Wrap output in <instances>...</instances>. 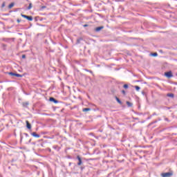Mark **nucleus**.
<instances>
[{
  "label": "nucleus",
  "mask_w": 177,
  "mask_h": 177,
  "mask_svg": "<svg viewBox=\"0 0 177 177\" xmlns=\"http://www.w3.org/2000/svg\"><path fill=\"white\" fill-rule=\"evenodd\" d=\"M115 100L119 103V104H122V102H121V100L118 98V97H115Z\"/></svg>",
  "instance_id": "obj_9"
},
{
  "label": "nucleus",
  "mask_w": 177,
  "mask_h": 177,
  "mask_svg": "<svg viewBox=\"0 0 177 177\" xmlns=\"http://www.w3.org/2000/svg\"><path fill=\"white\" fill-rule=\"evenodd\" d=\"M22 59H26V55H22Z\"/></svg>",
  "instance_id": "obj_24"
},
{
  "label": "nucleus",
  "mask_w": 177,
  "mask_h": 177,
  "mask_svg": "<svg viewBox=\"0 0 177 177\" xmlns=\"http://www.w3.org/2000/svg\"><path fill=\"white\" fill-rule=\"evenodd\" d=\"M27 135H28V134L26 133V136H27Z\"/></svg>",
  "instance_id": "obj_29"
},
{
  "label": "nucleus",
  "mask_w": 177,
  "mask_h": 177,
  "mask_svg": "<svg viewBox=\"0 0 177 177\" xmlns=\"http://www.w3.org/2000/svg\"><path fill=\"white\" fill-rule=\"evenodd\" d=\"M10 75H12L13 77H15L16 76V73H13V72H11L9 73Z\"/></svg>",
  "instance_id": "obj_19"
},
{
  "label": "nucleus",
  "mask_w": 177,
  "mask_h": 177,
  "mask_svg": "<svg viewBox=\"0 0 177 177\" xmlns=\"http://www.w3.org/2000/svg\"><path fill=\"white\" fill-rule=\"evenodd\" d=\"M83 111H91V108L83 109Z\"/></svg>",
  "instance_id": "obj_16"
},
{
  "label": "nucleus",
  "mask_w": 177,
  "mask_h": 177,
  "mask_svg": "<svg viewBox=\"0 0 177 177\" xmlns=\"http://www.w3.org/2000/svg\"><path fill=\"white\" fill-rule=\"evenodd\" d=\"M26 122L28 129H31V124H30V122H28V120H26Z\"/></svg>",
  "instance_id": "obj_7"
},
{
  "label": "nucleus",
  "mask_w": 177,
  "mask_h": 177,
  "mask_svg": "<svg viewBox=\"0 0 177 177\" xmlns=\"http://www.w3.org/2000/svg\"><path fill=\"white\" fill-rule=\"evenodd\" d=\"M15 6V3H11L9 6H8V8L9 9H12V8H13Z\"/></svg>",
  "instance_id": "obj_10"
},
{
  "label": "nucleus",
  "mask_w": 177,
  "mask_h": 177,
  "mask_svg": "<svg viewBox=\"0 0 177 177\" xmlns=\"http://www.w3.org/2000/svg\"><path fill=\"white\" fill-rule=\"evenodd\" d=\"M50 102H53L54 103H59V101H57L56 99L53 97L50 98Z\"/></svg>",
  "instance_id": "obj_8"
},
{
  "label": "nucleus",
  "mask_w": 177,
  "mask_h": 177,
  "mask_svg": "<svg viewBox=\"0 0 177 177\" xmlns=\"http://www.w3.org/2000/svg\"><path fill=\"white\" fill-rule=\"evenodd\" d=\"M81 41H82V38L77 39L76 44H80Z\"/></svg>",
  "instance_id": "obj_14"
},
{
  "label": "nucleus",
  "mask_w": 177,
  "mask_h": 177,
  "mask_svg": "<svg viewBox=\"0 0 177 177\" xmlns=\"http://www.w3.org/2000/svg\"><path fill=\"white\" fill-rule=\"evenodd\" d=\"M15 77H17L18 78H21V77H23V75H21L19 73H15Z\"/></svg>",
  "instance_id": "obj_13"
},
{
  "label": "nucleus",
  "mask_w": 177,
  "mask_h": 177,
  "mask_svg": "<svg viewBox=\"0 0 177 177\" xmlns=\"http://www.w3.org/2000/svg\"><path fill=\"white\" fill-rule=\"evenodd\" d=\"M122 93L123 95H127V93H126L124 90L122 91Z\"/></svg>",
  "instance_id": "obj_22"
},
{
  "label": "nucleus",
  "mask_w": 177,
  "mask_h": 177,
  "mask_svg": "<svg viewBox=\"0 0 177 177\" xmlns=\"http://www.w3.org/2000/svg\"><path fill=\"white\" fill-rule=\"evenodd\" d=\"M46 8V6H42V9H45Z\"/></svg>",
  "instance_id": "obj_28"
},
{
  "label": "nucleus",
  "mask_w": 177,
  "mask_h": 177,
  "mask_svg": "<svg viewBox=\"0 0 177 177\" xmlns=\"http://www.w3.org/2000/svg\"><path fill=\"white\" fill-rule=\"evenodd\" d=\"M171 175H172L171 172H167V173L161 174V176H162V177H171Z\"/></svg>",
  "instance_id": "obj_2"
},
{
  "label": "nucleus",
  "mask_w": 177,
  "mask_h": 177,
  "mask_svg": "<svg viewBox=\"0 0 177 177\" xmlns=\"http://www.w3.org/2000/svg\"><path fill=\"white\" fill-rule=\"evenodd\" d=\"M103 28H104V27H103V26L97 27V28H95V31H96L97 32H99V31H100L101 30H103Z\"/></svg>",
  "instance_id": "obj_5"
},
{
  "label": "nucleus",
  "mask_w": 177,
  "mask_h": 177,
  "mask_svg": "<svg viewBox=\"0 0 177 177\" xmlns=\"http://www.w3.org/2000/svg\"><path fill=\"white\" fill-rule=\"evenodd\" d=\"M167 96H168V97H174V93H168V94H167Z\"/></svg>",
  "instance_id": "obj_11"
},
{
  "label": "nucleus",
  "mask_w": 177,
  "mask_h": 177,
  "mask_svg": "<svg viewBox=\"0 0 177 177\" xmlns=\"http://www.w3.org/2000/svg\"><path fill=\"white\" fill-rule=\"evenodd\" d=\"M23 106L24 107H27L28 106V102H24Z\"/></svg>",
  "instance_id": "obj_18"
},
{
  "label": "nucleus",
  "mask_w": 177,
  "mask_h": 177,
  "mask_svg": "<svg viewBox=\"0 0 177 177\" xmlns=\"http://www.w3.org/2000/svg\"><path fill=\"white\" fill-rule=\"evenodd\" d=\"M152 115H157V113H153Z\"/></svg>",
  "instance_id": "obj_27"
},
{
  "label": "nucleus",
  "mask_w": 177,
  "mask_h": 177,
  "mask_svg": "<svg viewBox=\"0 0 177 177\" xmlns=\"http://www.w3.org/2000/svg\"><path fill=\"white\" fill-rule=\"evenodd\" d=\"M31 8H32V4L30 3L29 4V6H28V10H30V9H31Z\"/></svg>",
  "instance_id": "obj_17"
},
{
  "label": "nucleus",
  "mask_w": 177,
  "mask_h": 177,
  "mask_svg": "<svg viewBox=\"0 0 177 177\" xmlns=\"http://www.w3.org/2000/svg\"><path fill=\"white\" fill-rule=\"evenodd\" d=\"M17 23H20L21 20L20 19H17Z\"/></svg>",
  "instance_id": "obj_25"
},
{
  "label": "nucleus",
  "mask_w": 177,
  "mask_h": 177,
  "mask_svg": "<svg viewBox=\"0 0 177 177\" xmlns=\"http://www.w3.org/2000/svg\"><path fill=\"white\" fill-rule=\"evenodd\" d=\"M32 136H34V138H41V136H39V134H37V133L33 132L31 133Z\"/></svg>",
  "instance_id": "obj_6"
},
{
  "label": "nucleus",
  "mask_w": 177,
  "mask_h": 177,
  "mask_svg": "<svg viewBox=\"0 0 177 177\" xmlns=\"http://www.w3.org/2000/svg\"><path fill=\"white\" fill-rule=\"evenodd\" d=\"M158 54H157V53H152V56H154V57L158 56Z\"/></svg>",
  "instance_id": "obj_21"
},
{
  "label": "nucleus",
  "mask_w": 177,
  "mask_h": 177,
  "mask_svg": "<svg viewBox=\"0 0 177 177\" xmlns=\"http://www.w3.org/2000/svg\"><path fill=\"white\" fill-rule=\"evenodd\" d=\"M123 88H124V89H128V88H129L128 84H124L123 86Z\"/></svg>",
  "instance_id": "obj_20"
},
{
  "label": "nucleus",
  "mask_w": 177,
  "mask_h": 177,
  "mask_svg": "<svg viewBox=\"0 0 177 177\" xmlns=\"http://www.w3.org/2000/svg\"><path fill=\"white\" fill-rule=\"evenodd\" d=\"M77 159L79 161V162H77V165H81V164H82V160H81V157H80V156H77Z\"/></svg>",
  "instance_id": "obj_4"
},
{
  "label": "nucleus",
  "mask_w": 177,
  "mask_h": 177,
  "mask_svg": "<svg viewBox=\"0 0 177 177\" xmlns=\"http://www.w3.org/2000/svg\"><path fill=\"white\" fill-rule=\"evenodd\" d=\"M165 77H167V78H172V77H174V75H172V72L171 71H169L167 73H165Z\"/></svg>",
  "instance_id": "obj_3"
},
{
  "label": "nucleus",
  "mask_w": 177,
  "mask_h": 177,
  "mask_svg": "<svg viewBox=\"0 0 177 177\" xmlns=\"http://www.w3.org/2000/svg\"><path fill=\"white\" fill-rule=\"evenodd\" d=\"M126 103L128 107H132V103H131L129 101H127Z\"/></svg>",
  "instance_id": "obj_12"
},
{
  "label": "nucleus",
  "mask_w": 177,
  "mask_h": 177,
  "mask_svg": "<svg viewBox=\"0 0 177 177\" xmlns=\"http://www.w3.org/2000/svg\"><path fill=\"white\" fill-rule=\"evenodd\" d=\"M21 17H24V19H27V20H28L29 21H32V17L30 16H27L25 15L21 14Z\"/></svg>",
  "instance_id": "obj_1"
},
{
  "label": "nucleus",
  "mask_w": 177,
  "mask_h": 177,
  "mask_svg": "<svg viewBox=\"0 0 177 177\" xmlns=\"http://www.w3.org/2000/svg\"><path fill=\"white\" fill-rule=\"evenodd\" d=\"M84 27H88V24L83 25Z\"/></svg>",
  "instance_id": "obj_26"
},
{
  "label": "nucleus",
  "mask_w": 177,
  "mask_h": 177,
  "mask_svg": "<svg viewBox=\"0 0 177 177\" xmlns=\"http://www.w3.org/2000/svg\"><path fill=\"white\" fill-rule=\"evenodd\" d=\"M136 91H140V87L139 86H135Z\"/></svg>",
  "instance_id": "obj_15"
},
{
  "label": "nucleus",
  "mask_w": 177,
  "mask_h": 177,
  "mask_svg": "<svg viewBox=\"0 0 177 177\" xmlns=\"http://www.w3.org/2000/svg\"><path fill=\"white\" fill-rule=\"evenodd\" d=\"M1 8H5V3H2Z\"/></svg>",
  "instance_id": "obj_23"
}]
</instances>
